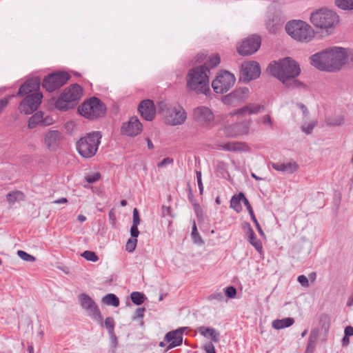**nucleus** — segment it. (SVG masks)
Masks as SVG:
<instances>
[{
    "label": "nucleus",
    "instance_id": "nucleus-1",
    "mask_svg": "<svg viewBox=\"0 0 353 353\" xmlns=\"http://www.w3.org/2000/svg\"><path fill=\"white\" fill-rule=\"evenodd\" d=\"M310 63L321 71L339 72L343 66L353 64V50L338 46L330 47L312 55Z\"/></svg>",
    "mask_w": 353,
    "mask_h": 353
},
{
    "label": "nucleus",
    "instance_id": "nucleus-2",
    "mask_svg": "<svg viewBox=\"0 0 353 353\" xmlns=\"http://www.w3.org/2000/svg\"><path fill=\"white\" fill-rule=\"evenodd\" d=\"M268 69L272 76L286 87L293 88L301 85L296 79L299 75L301 69L298 63L290 57L270 63Z\"/></svg>",
    "mask_w": 353,
    "mask_h": 353
},
{
    "label": "nucleus",
    "instance_id": "nucleus-3",
    "mask_svg": "<svg viewBox=\"0 0 353 353\" xmlns=\"http://www.w3.org/2000/svg\"><path fill=\"white\" fill-rule=\"evenodd\" d=\"M209 72L210 68L205 64L190 69L186 78L188 88L196 94H207L210 92Z\"/></svg>",
    "mask_w": 353,
    "mask_h": 353
},
{
    "label": "nucleus",
    "instance_id": "nucleus-4",
    "mask_svg": "<svg viewBox=\"0 0 353 353\" xmlns=\"http://www.w3.org/2000/svg\"><path fill=\"white\" fill-rule=\"evenodd\" d=\"M310 21L315 27L330 34L338 25L339 17L333 10L321 8L311 14Z\"/></svg>",
    "mask_w": 353,
    "mask_h": 353
},
{
    "label": "nucleus",
    "instance_id": "nucleus-5",
    "mask_svg": "<svg viewBox=\"0 0 353 353\" xmlns=\"http://www.w3.org/2000/svg\"><path fill=\"white\" fill-rule=\"evenodd\" d=\"M101 137L100 132H92L79 139L76 145L78 153L85 159L94 157L98 150Z\"/></svg>",
    "mask_w": 353,
    "mask_h": 353
},
{
    "label": "nucleus",
    "instance_id": "nucleus-6",
    "mask_svg": "<svg viewBox=\"0 0 353 353\" xmlns=\"http://www.w3.org/2000/svg\"><path fill=\"white\" fill-rule=\"evenodd\" d=\"M82 93L83 90L79 85H71L64 90L55 101V108L61 111L74 108L78 104Z\"/></svg>",
    "mask_w": 353,
    "mask_h": 353
},
{
    "label": "nucleus",
    "instance_id": "nucleus-7",
    "mask_svg": "<svg viewBox=\"0 0 353 353\" xmlns=\"http://www.w3.org/2000/svg\"><path fill=\"white\" fill-rule=\"evenodd\" d=\"M287 33L300 41H309L314 37L311 27L303 21H292L285 25Z\"/></svg>",
    "mask_w": 353,
    "mask_h": 353
},
{
    "label": "nucleus",
    "instance_id": "nucleus-8",
    "mask_svg": "<svg viewBox=\"0 0 353 353\" xmlns=\"http://www.w3.org/2000/svg\"><path fill=\"white\" fill-rule=\"evenodd\" d=\"M78 110L83 117L90 119H95L103 116L106 108L104 103L99 99L92 97L80 105Z\"/></svg>",
    "mask_w": 353,
    "mask_h": 353
},
{
    "label": "nucleus",
    "instance_id": "nucleus-9",
    "mask_svg": "<svg viewBox=\"0 0 353 353\" xmlns=\"http://www.w3.org/2000/svg\"><path fill=\"white\" fill-rule=\"evenodd\" d=\"M235 81L234 74L228 71H223L212 81V86L216 93L223 94L234 85Z\"/></svg>",
    "mask_w": 353,
    "mask_h": 353
},
{
    "label": "nucleus",
    "instance_id": "nucleus-10",
    "mask_svg": "<svg viewBox=\"0 0 353 353\" xmlns=\"http://www.w3.org/2000/svg\"><path fill=\"white\" fill-rule=\"evenodd\" d=\"M78 299L81 307L86 310L88 316L103 326V316L94 300L85 293L79 294Z\"/></svg>",
    "mask_w": 353,
    "mask_h": 353
},
{
    "label": "nucleus",
    "instance_id": "nucleus-11",
    "mask_svg": "<svg viewBox=\"0 0 353 353\" xmlns=\"http://www.w3.org/2000/svg\"><path fill=\"white\" fill-rule=\"evenodd\" d=\"M70 77V74L65 72H54L46 76L43 79L42 85L47 91L51 92L65 84Z\"/></svg>",
    "mask_w": 353,
    "mask_h": 353
},
{
    "label": "nucleus",
    "instance_id": "nucleus-12",
    "mask_svg": "<svg viewBox=\"0 0 353 353\" xmlns=\"http://www.w3.org/2000/svg\"><path fill=\"white\" fill-rule=\"evenodd\" d=\"M187 119V113L179 104L170 105L165 112V119L167 123L171 125L183 124Z\"/></svg>",
    "mask_w": 353,
    "mask_h": 353
},
{
    "label": "nucleus",
    "instance_id": "nucleus-13",
    "mask_svg": "<svg viewBox=\"0 0 353 353\" xmlns=\"http://www.w3.org/2000/svg\"><path fill=\"white\" fill-rule=\"evenodd\" d=\"M261 44V37L258 35H252L244 39L238 46V52L243 56L250 55L255 53Z\"/></svg>",
    "mask_w": 353,
    "mask_h": 353
},
{
    "label": "nucleus",
    "instance_id": "nucleus-14",
    "mask_svg": "<svg viewBox=\"0 0 353 353\" xmlns=\"http://www.w3.org/2000/svg\"><path fill=\"white\" fill-rule=\"evenodd\" d=\"M43 95L41 92H34L28 94L20 103L19 109L21 112L26 114H32L35 111L40 103Z\"/></svg>",
    "mask_w": 353,
    "mask_h": 353
},
{
    "label": "nucleus",
    "instance_id": "nucleus-15",
    "mask_svg": "<svg viewBox=\"0 0 353 353\" xmlns=\"http://www.w3.org/2000/svg\"><path fill=\"white\" fill-rule=\"evenodd\" d=\"M192 116L195 121L201 126H209L214 119L212 110L205 106H199L193 110Z\"/></svg>",
    "mask_w": 353,
    "mask_h": 353
},
{
    "label": "nucleus",
    "instance_id": "nucleus-16",
    "mask_svg": "<svg viewBox=\"0 0 353 353\" xmlns=\"http://www.w3.org/2000/svg\"><path fill=\"white\" fill-rule=\"evenodd\" d=\"M250 94V90L248 88H239L234 90L231 93L223 97V102L225 104H234L236 105L245 101Z\"/></svg>",
    "mask_w": 353,
    "mask_h": 353
},
{
    "label": "nucleus",
    "instance_id": "nucleus-17",
    "mask_svg": "<svg viewBox=\"0 0 353 353\" xmlns=\"http://www.w3.org/2000/svg\"><path fill=\"white\" fill-rule=\"evenodd\" d=\"M261 74L259 64L256 61L244 62L241 65V75L244 81L249 82Z\"/></svg>",
    "mask_w": 353,
    "mask_h": 353
},
{
    "label": "nucleus",
    "instance_id": "nucleus-18",
    "mask_svg": "<svg viewBox=\"0 0 353 353\" xmlns=\"http://www.w3.org/2000/svg\"><path fill=\"white\" fill-rule=\"evenodd\" d=\"M250 121V120H245L241 123L228 125L225 128L224 134L230 137L246 134L249 132Z\"/></svg>",
    "mask_w": 353,
    "mask_h": 353
},
{
    "label": "nucleus",
    "instance_id": "nucleus-19",
    "mask_svg": "<svg viewBox=\"0 0 353 353\" xmlns=\"http://www.w3.org/2000/svg\"><path fill=\"white\" fill-rule=\"evenodd\" d=\"M143 126L137 117H131L121 127V132L129 137H134L142 132Z\"/></svg>",
    "mask_w": 353,
    "mask_h": 353
},
{
    "label": "nucleus",
    "instance_id": "nucleus-20",
    "mask_svg": "<svg viewBox=\"0 0 353 353\" xmlns=\"http://www.w3.org/2000/svg\"><path fill=\"white\" fill-rule=\"evenodd\" d=\"M184 327H180L173 331H170L168 332L165 337L164 340L165 342L169 343V345L166 347L165 352L168 350L179 346L183 343V333L184 332Z\"/></svg>",
    "mask_w": 353,
    "mask_h": 353
},
{
    "label": "nucleus",
    "instance_id": "nucleus-21",
    "mask_svg": "<svg viewBox=\"0 0 353 353\" xmlns=\"http://www.w3.org/2000/svg\"><path fill=\"white\" fill-rule=\"evenodd\" d=\"M139 111L142 117L147 121H152L156 114V108L154 102L150 99H145L139 105Z\"/></svg>",
    "mask_w": 353,
    "mask_h": 353
},
{
    "label": "nucleus",
    "instance_id": "nucleus-22",
    "mask_svg": "<svg viewBox=\"0 0 353 353\" xmlns=\"http://www.w3.org/2000/svg\"><path fill=\"white\" fill-rule=\"evenodd\" d=\"M61 134L59 130H49L44 136V143L50 151H55L61 141Z\"/></svg>",
    "mask_w": 353,
    "mask_h": 353
},
{
    "label": "nucleus",
    "instance_id": "nucleus-23",
    "mask_svg": "<svg viewBox=\"0 0 353 353\" xmlns=\"http://www.w3.org/2000/svg\"><path fill=\"white\" fill-rule=\"evenodd\" d=\"M40 87V81L37 78H32L27 80L19 88L17 96L23 97L25 94H31L32 92H38Z\"/></svg>",
    "mask_w": 353,
    "mask_h": 353
},
{
    "label": "nucleus",
    "instance_id": "nucleus-24",
    "mask_svg": "<svg viewBox=\"0 0 353 353\" xmlns=\"http://www.w3.org/2000/svg\"><path fill=\"white\" fill-rule=\"evenodd\" d=\"M285 19L279 14L270 17L265 23L266 28L269 32L276 34L281 30Z\"/></svg>",
    "mask_w": 353,
    "mask_h": 353
},
{
    "label": "nucleus",
    "instance_id": "nucleus-25",
    "mask_svg": "<svg viewBox=\"0 0 353 353\" xmlns=\"http://www.w3.org/2000/svg\"><path fill=\"white\" fill-rule=\"evenodd\" d=\"M52 119L50 117L43 118V114L41 112H37L28 120V128L33 129L39 124L44 125H50L52 123Z\"/></svg>",
    "mask_w": 353,
    "mask_h": 353
},
{
    "label": "nucleus",
    "instance_id": "nucleus-26",
    "mask_svg": "<svg viewBox=\"0 0 353 353\" xmlns=\"http://www.w3.org/2000/svg\"><path fill=\"white\" fill-rule=\"evenodd\" d=\"M271 166L276 171L288 174H292L299 169V165L296 162L271 163Z\"/></svg>",
    "mask_w": 353,
    "mask_h": 353
},
{
    "label": "nucleus",
    "instance_id": "nucleus-27",
    "mask_svg": "<svg viewBox=\"0 0 353 353\" xmlns=\"http://www.w3.org/2000/svg\"><path fill=\"white\" fill-rule=\"evenodd\" d=\"M218 148L225 151L245 152L248 150V146L244 143L232 141L225 143H220L218 145Z\"/></svg>",
    "mask_w": 353,
    "mask_h": 353
},
{
    "label": "nucleus",
    "instance_id": "nucleus-28",
    "mask_svg": "<svg viewBox=\"0 0 353 353\" xmlns=\"http://www.w3.org/2000/svg\"><path fill=\"white\" fill-rule=\"evenodd\" d=\"M265 107L262 105L257 103H249L247 105L239 109L236 114L245 115V114H255L259 112H263Z\"/></svg>",
    "mask_w": 353,
    "mask_h": 353
},
{
    "label": "nucleus",
    "instance_id": "nucleus-29",
    "mask_svg": "<svg viewBox=\"0 0 353 353\" xmlns=\"http://www.w3.org/2000/svg\"><path fill=\"white\" fill-rule=\"evenodd\" d=\"M198 332L204 337L210 338L214 342L219 341V333L212 327L201 326L198 328Z\"/></svg>",
    "mask_w": 353,
    "mask_h": 353
},
{
    "label": "nucleus",
    "instance_id": "nucleus-30",
    "mask_svg": "<svg viewBox=\"0 0 353 353\" xmlns=\"http://www.w3.org/2000/svg\"><path fill=\"white\" fill-rule=\"evenodd\" d=\"M245 201L248 200L243 192H240L238 194H234L230 200V208L235 210L237 213H239L242 210L241 201H242L245 205Z\"/></svg>",
    "mask_w": 353,
    "mask_h": 353
},
{
    "label": "nucleus",
    "instance_id": "nucleus-31",
    "mask_svg": "<svg viewBox=\"0 0 353 353\" xmlns=\"http://www.w3.org/2000/svg\"><path fill=\"white\" fill-rule=\"evenodd\" d=\"M248 231L246 232L248 241L249 243L256 250L257 252H261L263 251V246L261 242L256 237L252 228L250 224H247Z\"/></svg>",
    "mask_w": 353,
    "mask_h": 353
},
{
    "label": "nucleus",
    "instance_id": "nucleus-32",
    "mask_svg": "<svg viewBox=\"0 0 353 353\" xmlns=\"http://www.w3.org/2000/svg\"><path fill=\"white\" fill-rule=\"evenodd\" d=\"M294 323L293 318L288 317L283 319H276L272 323V326L276 330L283 329L292 325Z\"/></svg>",
    "mask_w": 353,
    "mask_h": 353
},
{
    "label": "nucleus",
    "instance_id": "nucleus-33",
    "mask_svg": "<svg viewBox=\"0 0 353 353\" xmlns=\"http://www.w3.org/2000/svg\"><path fill=\"white\" fill-rule=\"evenodd\" d=\"M102 302L108 305L118 307L119 305V299L114 294H108L102 298Z\"/></svg>",
    "mask_w": 353,
    "mask_h": 353
},
{
    "label": "nucleus",
    "instance_id": "nucleus-34",
    "mask_svg": "<svg viewBox=\"0 0 353 353\" xmlns=\"http://www.w3.org/2000/svg\"><path fill=\"white\" fill-rule=\"evenodd\" d=\"M344 123V117L341 114L334 115L326 118V123L330 126H339Z\"/></svg>",
    "mask_w": 353,
    "mask_h": 353
},
{
    "label": "nucleus",
    "instance_id": "nucleus-35",
    "mask_svg": "<svg viewBox=\"0 0 353 353\" xmlns=\"http://www.w3.org/2000/svg\"><path fill=\"white\" fill-rule=\"evenodd\" d=\"M245 206L246 207L250 215V217L252 220V221L254 222V223L256 225V228H257V230L258 232L261 234H264L255 215H254V213L253 212V210H252V208L249 202V201H245Z\"/></svg>",
    "mask_w": 353,
    "mask_h": 353
},
{
    "label": "nucleus",
    "instance_id": "nucleus-36",
    "mask_svg": "<svg viewBox=\"0 0 353 353\" xmlns=\"http://www.w3.org/2000/svg\"><path fill=\"white\" fill-rule=\"evenodd\" d=\"M335 5L343 10H353V0H334Z\"/></svg>",
    "mask_w": 353,
    "mask_h": 353
},
{
    "label": "nucleus",
    "instance_id": "nucleus-37",
    "mask_svg": "<svg viewBox=\"0 0 353 353\" xmlns=\"http://www.w3.org/2000/svg\"><path fill=\"white\" fill-rule=\"evenodd\" d=\"M23 193L20 191L10 192L7 194V201L9 203H14L18 200L23 199Z\"/></svg>",
    "mask_w": 353,
    "mask_h": 353
},
{
    "label": "nucleus",
    "instance_id": "nucleus-38",
    "mask_svg": "<svg viewBox=\"0 0 353 353\" xmlns=\"http://www.w3.org/2000/svg\"><path fill=\"white\" fill-rule=\"evenodd\" d=\"M130 298L133 303L139 305L144 302L145 296L143 293L139 292H133L130 294Z\"/></svg>",
    "mask_w": 353,
    "mask_h": 353
},
{
    "label": "nucleus",
    "instance_id": "nucleus-39",
    "mask_svg": "<svg viewBox=\"0 0 353 353\" xmlns=\"http://www.w3.org/2000/svg\"><path fill=\"white\" fill-rule=\"evenodd\" d=\"M193 241L196 243H203L202 239L197 230L196 225L195 221L193 223V225L192 228V233H191Z\"/></svg>",
    "mask_w": 353,
    "mask_h": 353
},
{
    "label": "nucleus",
    "instance_id": "nucleus-40",
    "mask_svg": "<svg viewBox=\"0 0 353 353\" xmlns=\"http://www.w3.org/2000/svg\"><path fill=\"white\" fill-rule=\"evenodd\" d=\"M81 256L86 259L87 261H90L92 262H96L99 260L98 256L96 254L95 252L92 251L86 250L84 251Z\"/></svg>",
    "mask_w": 353,
    "mask_h": 353
},
{
    "label": "nucleus",
    "instance_id": "nucleus-41",
    "mask_svg": "<svg viewBox=\"0 0 353 353\" xmlns=\"http://www.w3.org/2000/svg\"><path fill=\"white\" fill-rule=\"evenodd\" d=\"M17 254L23 261L28 262H34L36 261V258L34 256L26 252L25 251L19 250L17 252Z\"/></svg>",
    "mask_w": 353,
    "mask_h": 353
},
{
    "label": "nucleus",
    "instance_id": "nucleus-42",
    "mask_svg": "<svg viewBox=\"0 0 353 353\" xmlns=\"http://www.w3.org/2000/svg\"><path fill=\"white\" fill-rule=\"evenodd\" d=\"M220 61H221V59H220L219 56L217 54H213L208 60L207 64L208 65H207V66L208 68L209 67L214 68L220 63Z\"/></svg>",
    "mask_w": 353,
    "mask_h": 353
},
{
    "label": "nucleus",
    "instance_id": "nucleus-43",
    "mask_svg": "<svg viewBox=\"0 0 353 353\" xmlns=\"http://www.w3.org/2000/svg\"><path fill=\"white\" fill-rule=\"evenodd\" d=\"M101 178L99 172H94L90 174H86L84 176L85 181L89 183H94L98 181Z\"/></svg>",
    "mask_w": 353,
    "mask_h": 353
},
{
    "label": "nucleus",
    "instance_id": "nucleus-44",
    "mask_svg": "<svg viewBox=\"0 0 353 353\" xmlns=\"http://www.w3.org/2000/svg\"><path fill=\"white\" fill-rule=\"evenodd\" d=\"M137 239L134 238H130L127 241L125 245V249L128 252H133L137 246Z\"/></svg>",
    "mask_w": 353,
    "mask_h": 353
},
{
    "label": "nucleus",
    "instance_id": "nucleus-45",
    "mask_svg": "<svg viewBox=\"0 0 353 353\" xmlns=\"http://www.w3.org/2000/svg\"><path fill=\"white\" fill-rule=\"evenodd\" d=\"M105 325L108 329V333L114 332V321L112 317H107L105 320Z\"/></svg>",
    "mask_w": 353,
    "mask_h": 353
},
{
    "label": "nucleus",
    "instance_id": "nucleus-46",
    "mask_svg": "<svg viewBox=\"0 0 353 353\" xmlns=\"http://www.w3.org/2000/svg\"><path fill=\"white\" fill-rule=\"evenodd\" d=\"M209 301L216 300L218 302H222L225 300L222 292H215L210 295L208 298Z\"/></svg>",
    "mask_w": 353,
    "mask_h": 353
},
{
    "label": "nucleus",
    "instance_id": "nucleus-47",
    "mask_svg": "<svg viewBox=\"0 0 353 353\" xmlns=\"http://www.w3.org/2000/svg\"><path fill=\"white\" fill-rule=\"evenodd\" d=\"M225 296L229 299H233L236 296V290L233 286H229L225 288Z\"/></svg>",
    "mask_w": 353,
    "mask_h": 353
},
{
    "label": "nucleus",
    "instance_id": "nucleus-48",
    "mask_svg": "<svg viewBox=\"0 0 353 353\" xmlns=\"http://www.w3.org/2000/svg\"><path fill=\"white\" fill-rule=\"evenodd\" d=\"M315 125V122H311L305 125H302L301 129L303 132H305L307 134H310L312 133Z\"/></svg>",
    "mask_w": 353,
    "mask_h": 353
},
{
    "label": "nucleus",
    "instance_id": "nucleus-49",
    "mask_svg": "<svg viewBox=\"0 0 353 353\" xmlns=\"http://www.w3.org/2000/svg\"><path fill=\"white\" fill-rule=\"evenodd\" d=\"M12 97L13 96H8L0 100V113L5 110Z\"/></svg>",
    "mask_w": 353,
    "mask_h": 353
},
{
    "label": "nucleus",
    "instance_id": "nucleus-50",
    "mask_svg": "<svg viewBox=\"0 0 353 353\" xmlns=\"http://www.w3.org/2000/svg\"><path fill=\"white\" fill-rule=\"evenodd\" d=\"M318 336L319 330L316 329L312 330L310 332L308 341H310V343H315L317 340Z\"/></svg>",
    "mask_w": 353,
    "mask_h": 353
},
{
    "label": "nucleus",
    "instance_id": "nucleus-51",
    "mask_svg": "<svg viewBox=\"0 0 353 353\" xmlns=\"http://www.w3.org/2000/svg\"><path fill=\"white\" fill-rule=\"evenodd\" d=\"M196 180L199 189V192L201 194H202L203 192V185L201 180V172L200 171H196Z\"/></svg>",
    "mask_w": 353,
    "mask_h": 353
},
{
    "label": "nucleus",
    "instance_id": "nucleus-52",
    "mask_svg": "<svg viewBox=\"0 0 353 353\" xmlns=\"http://www.w3.org/2000/svg\"><path fill=\"white\" fill-rule=\"evenodd\" d=\"M130 234L131 238L137 239L139 234V231L138 230V225L135 224H132L130 228Z\"/></svg>",
    "mask_w": 353,
    "mask_h": 353
},
{
    "label": "nucleus",
    "instance_id": "nucleus-53",
    "mask_svg": "<svg viewBox=\"0 0 353 353\" xmlns=\"http://www.w3.org/2000/svg\"><path fill=\"white\" fill-rule=\"evenodd\" d=\"M298 281L301 283V285L303 287L309 286L308 279L305 275H300L297 279Z\"/></svg>",
    "mask_w": 353,
    "mask_h": 353
},
{
    "label": "nucleus",
    "instance_id": "nucleus-54",
    "mask_svg": "<svg viewBox=\"0 0 353 353\" xmlns=\"http://www.w3.org/2000/svg\"><path fill=\"white\" fill-rule=\"evenodd\" d=\"M206 353H216L214 345L210 342L205 344L203 347Z\"/></svg>",
    "mask_w": 353,
    "mask_h": 353
},
{
    "label": "nucleus",
    "instance_id": "nucleus-55",
    "mask_svg": "<svg viewBox=\"0 0 353 353\" xmlns=\"http://www.w3.org/2000/svg\"><path fill=\"white\" fill-rule=\"evenodd\" d=\"M140 217H139V212H138V210L137 208H134L133 210V222H132V224H135V225H139V223H140Z\"/></svg>",
    "mask_w": 353,
    "mask_h": 353
},
{
    "label": "nucleus",
    "instance_id": "nucleus-56",
    "mask_svg": "<svg viewBox=\"0 0 353 353\" xmlns=\"http://www.w3.org/2000/svg\"><path fill=\"white\" fill-rule=\"evenodd\" d=\"M173 163V159L169 157L164 158L161 162L157 164L159 168L164 167L168 164H172Z\"/></svg>",
    "mask_w": 353,
    "mask_h": 353
},
{
    "label": "nucleus",
    "instance_id": "nucleus-57",
    "mask_svg": "<svg viewBox=\"0 0 353 353\" xmlns=\"http://www.w3.org/2000/svg\"><path fill=\"white\" fill-rule=\"evenodd\" d=\"M145 311V309L144 307H139L136 310L135 312V316L134 317V319H142L144 316V312Z\"/></svg>",
    "mask_w": 353,
    "mask_h": 353
},
{
    "label": "nucleus",
    "instance_id": "nucleus-58",
    "mask_svg": "<svg viewBox=\"0 0 353 353\" xmlns=\"http://www.w3.org/2000/svg\"><path fill=\"white\" fill-rule=\"evenodd\" d=\"M110 341L114 348H116L117 344V338L114 334V332H109Z\"/></svg>",
    "mask_w": 353,
    "mask_h": 353
},
{
    "label": "nucleus",
    "instance_id": "nucleus-59",
    "mask_svg": "<svg viewBox=\"0 0 353 353\" xmlns=\"http://www.w3.org/2000/svg\"><path fill=\"white\" fill-rule=\"evenodd\" d=\"M262 122L264 124H268L269 125L270 127L272 126V119L270 117V116L269 114H266V115H264L263 117H262Z\"/></svg>",
    "mask_w": 353,
    "mask_h": 353
},
{
    "label": "nucleus",
    "instance_id": "nucleus-60",
    "mask_svg": "<svg viewBox=\"0 0 353 353\" xmlns=\"http://www.w3.org/2000/svg\"><path fill=\"white\" fill-rule=\"evenodd\" d=\"M344 333H345V336H349V337L351 336H353V327H352L350 325L347 326L345 328Z\"/></svg>",
    "mask_w": 353,
    "mask_h": 353
},
{
    "label": "nucleus",
    "instance_id": "nucleus-61",
    "mask_svg": "<svg viewBox=\"0 0 353 353\" xmlns=\"http://www.w3.org/2000/svg\"><path fill=\"white\" fill-rule=\"evenodd\" d=\"M67 202H68L67 199L64 198V197L58 199L53 201L54 203H57V204L65 203Z\"/></svg>",
    "mask_w": 353,
    "mask_h": 353
},
{
    "label": "nucleus",
    "instance_id": "nucleus-62",
    "mask_svg": "<svg viewBox=\"0 0 353 353\" xmlns=\"http://www.w3.org/2000/svg\"><path fill=\"white\" fill-rule=\"evenodd\" d=\"M349 342H350L349 336H347L345 335L342 339L343 345H344V346L347 345L349 344Z\"/></svg>",
    "mask_w": 353,
    "mask_h": 353
},
{
    "label": "nucleus",
    "instance_id": "nucleus-63",
    "mask_svg": "<svg viewBox=\"0 0 353 353\" xmlns=\"http://www.w3.org/2000/svg\"><path fill=\"white\" fill-rule=\"evenodd\" d=\"M314 346H315V343H310V341H308V344H307V351L313 350L314 348Z\"/></svg>",
    "mask_w": 353,
    "mask_h": 353
},
{
    "label": "nucleus",
    "instance_id": "nucleus-64",
    "mask_svg": "<svg viewBox=\"0 0 353 353\" xmlns=\"http://www.w3.org/2000/svg\"><path fill=\"white\" fill-rule=\"evenodd\" d=\"M147 143H148V147L150 150H152L154 148V145L153 143H152L151 140L150 139H147Z\"/></svg>",
    "mask_w": 353,
    "mask_h": 353
}]
</instances>
